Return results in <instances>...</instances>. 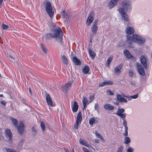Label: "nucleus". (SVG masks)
<instances>
[{"label": "nucleus", "mask_w": 152, "mask_h": 152, "mask_svg": "<svg viewBox=\"0 0 152 152\" xmlns=\"http://www.w3.org/2000/svg\"><path fill=\"white\" fill-rule=\"evenodd\" d=\"M104 107L105 109L110 110H112L114 108L113 106L109 104H105Z\"/></svg>", "instance_id": "20"}, {"label": "nucleus", "mask_w": 152, "mask_h": 152, "mask_svg": "<svg viewBox=\"0 0 152 152\" xmlns=\"http://www.w3.org/2000/svg\"><path fill=\"white\" fill-rule=\"evenodd\" d=\"M95 141L97 143H99V139H95Z\"/></svg>", "instance_id": "52"}, {"label": "nucleus", "mask_w": 152, "mask_h": 152, "mask_svg": "<svg viewBox=\"0 0 152 152\" xmlns=\"http://www.w3.org/2000/svg\"><path fill=\"white\" fill-rule=\"evenodd\" d=\"M45 8L49 16L52 18L54 15L55 9L53 7L51 6V4L50 1H47L46 2Z\"/></svg>", "instance_id": "4"}, {"label": "nucleus", "mask_w": 152, "mask_h": 152, "mask_svg": "<svg viewBox=\"0 0 152 152\" xmlns=\"http://www.w3.org/2000/svg\"><path fill=\"white\" fill-rule=\"evenodd\" d=\"M72 84V81L68 82L67 83L63 86L62 88L64 89L67 90L71 87Z\"/></svg>", "instance_id": "12"}, {"label": "nucleus", "mask_w": 152, "mask_h": 152, "mask_svg": "<svg viewBox=\"0 0 152 152\" xmlns=\"http://www.w3.org/2000/svg\"><path fill=\"white\" fill-rule=\"evenodd\" d=\"M1 104L4 105V106H5L6 104V103L5 102L2 101L1 102Z\"/></svg>", "instance_id": "51"}, {"label": "nucleus", "mask_w": 152, "mask_h": 152, "mask_svg": "<svg viewBox=\"0 0 152 152\" xmlns=\"http://www.w3.org/2000/svg\"><path fill=\"white\" fill-rule=\"evenodd\" d=\"M94 95H90L89 96V98L90 100H91V101L94 100Z\"/></svg>", "instance_id": "47"}, {"label": "nucleus", "mask_w": 152, "mask_h": 152, "mask_svg": "<svg viewBox=\"0 0 152 152\" xmlns=\"http://www.w3.org/2000/svg\"><path fill=\"white\" fill-rule=\"evenodd\" d=\"M123 120V125L124 126H127V122H126V121L125 120V119Z\"/></svg>", "instance_id": "48"}, {"label": "nucleus", "mask_w": 152, "mask_h": 152, "mask_svg": "<svg viewBox=\"0 0 152 152\" xmlns=\"http://www.w3.org/2000/svg\"><path fill=\"white\" fill-rule=\"evenodd\" d=\"M129 75L131 77H132L133 75V72L132 70H130L129 72Z\"/></svg>", "instance_id": "45"}, {"label": "nucleus", "mask_w": 152, "mask_h": 152, "mask_svg": "<svg viewBox=\"0 0 152 152\" xmlns=\"http://www.w3.org/2000/svg\"><path fill=\"white\" fill-rule=\"evenodd\" d=\"M5 150L8 152H16L14 150H10L9 149L7 148H6Z\"/></svg>", "instance_id": "42"}, {"label": "nucleus", "mask_w": 152, "mask_h": 152, "mask_svg": "<svg viewBox=\"0 0 152 152\" xmlns=\"http://www.w3.org/2000/svg\"><path fill=\"white\" fill-rule=\"evenodd\" d=\"M125 143L126 144H128L130 142V140L129 137H126L125 139Z\"/></svg>", "instance_id": "33"}, {"label": "nucleus", "mask_w": 152, "mask_h": 152, "mask_svg": "<svg viewBox=\"0 0 152 152\" xmlns=\"http://www.w3.org/2000/svg\"><path fill=\"white\" fill-rule=\"evenodd\" d=\"M0 96L1 97H3V94H1L0 95Z\"/></svg>", "instance_id": "57"}, {"label": "nucleus", "mask_w": 152, "mask_h": 152, "mask_svg": "<svg viewBox=\"0 0 152 152\" xmlns=\"http://www.w3.org/2000/svg\"><path fill=\"white\" fill-rule=\"evenodd\" d=\"M128 134V132L127 131L125 132L124 133V136H126Z\"/></svg>", "instance_id": "50"}, {"label": "nucleus", "mask_w": 152, "mask_h": 152, "mask_svg": "<svg viewBox=\"0 0 152 152\" xmlns=\"http://www.w3.org/2000/svg\"><path fill=\"white\" fill-rule=\"evenodd\" d=\"M117 98L119 102H127V100L124 98L122 95L119 94L117 95Z\"/></svg>", "instance_id": "15"}, {"label": "nucleus", "mask_w": 152, "mask_h": 152, "mask_svg": "<svg viewBox=\"0 0 152 152\" xmlns=\"http://www.w3.org/2000/svg\"><path fill=\"white\" fill-rule=\"evenodd\" d=\"M125 110L124 109H118L116 113V114L118 116L121 117L123 120L125 119L126 117V114L125 113H123Z\"/></svg>", "instance_id": "5"}, {"label": "nucleus", "mask_w": 152, "mask_h": 152, "mask_svg": "<svg viewBox=\"0 0 152 152\" xmlns=\"http://www.w3.org/2000/svg\"><path fill=\"white\" fill-rule=\"evenodd\" d=\"M29 91L30 93V94H32V92L31 91V88H29Z\"/></svg>", "instance_id": "53"}, {"label": "nucleus", "mask_w": 152, "mask_h": 152, "mask_svg": "<svg viewBox=\"0 0 152 152\" xmlns=\"http://www.w3.org/2000/svg\"><path fill=\"white\" fill-rule=\"evenodd\" d=\"M138 94H136L134 95H133L132 96H131V97L133 99H136L138 97Z\"/></svg>", "instance_id": "46"}, {"label": "nucleus", "mask_w": 152, "mask_h": 152, "mask_svg": "<svg viewBox=\"0 0 152 152\" xmlns=\"http://www.w3.org/2000/svg\"><path fill=\"white\" fill-rule=\"evenodd\" d=\"M2 26L3 28L4 29H7L9 27L8 25H6L4 24H2Z\"/></svg>", "instance_id": "38"}, {"label": "nucleus", "mask_w": 152, "mask_h": 152, "mask_svg": "<svg viewBox=\"0 0 152 152\" xmlns=\"http://www.w3.org/2000/svg\"><path fill=\"white\" fill-rule=\"evenodd\" d=\"M82 149L84 152H90L86 148L83 147V148Z\"/></svg>", "instance_id": "44"}, {"label": "nucleus", "mask_w": 152, "mask_h": 152, "mask_svg": "<svg viewBox=\"0 0 152 152\" xmlns=\"http://www.w3.org/2000/svg\"><path fill=\"white\" fill-rule=\"evenodd\" d=\"M72 110L74 112H76L78 109V105L77 102L76 101H74L73 104L72 106Z\"/></svg>", "instance_id": "11"}, {"label": "nucleus", "mask_w": 152, "mask_h": 152, "mask_svg": "<svg viewBox=\"0 0 152 152\" xmlns=\"http://www.w3.org/2000/svg\"><path fill=\"white\" fill-rule=\"evenodd\" d=\"M113 59V56H111L110 57L108 58L107 59V66L108 67L110 66V64L111 62L112 61Z\"/></svg>", "instance_id": "28"}, {"label": "nucleus", "mask_w": 152, "mask_h": 152, "mask_svg": "<svg viewBox=\"0 0 152 152\" xmlns=\"http://www.w3.org/2000/svg\"><path fill=\"white\" fill-rule=\"evenodd\" d=\"M11 120L12 121V123L15 126H16L18 124V121L17 119L13 118L12 117L11 118Z\"/></svg>", "instance_id": "31"}, {"label": "nucleus", "mask_w": 152, "mask_h": 152, "mask_svg": "<svg viewBox=\"0 0 152 152\" xmlns=\"http://www.w3.org/2000/svg\"><path fill=\"white\" fill-rule=\"evenodd\" d=\"M3 0H0V5H1V4L2 3Z\"/></svg>", "instance_id": "56"}, {"label": "nucleus", "mask_w": 152, "mask_h": 152, "mask_svg": "<svg viewBox=\"0 0 152 152\" xmlns=\"http://www.w3.org/2000/svg\"><path fill=\"white\" fill-rule=\"evenodd\" d=\"M137 67L139 73L142 75L144 76L145 75V73L143 68L142 66L140 64L137 63Z\"/></svg>", "instance_id": "6"}, {"label": "nucleus", "mask_w": 152, "mask_h": 152, "mask_svg": "<svg viewBox=\"0 0 152 152\" xmlns=\"http://www.w3.org/2000/svg\"><path fill=\"white\" fill-rule=\"evenodd\" d=\"M122 8L118 9V11L124 20L128 21L129 20V16L125 13L124 11H128L131 10V7L130 2L127 1H123L122 3Z\"/></svg>", "instance_id": "1"}, {"label": "nucleus", "mask_w": 152, "mask_h": 152, "mask_svg": "<svg viewBox=\"0 0 152 152\" xmlns=\"http://www.w3.org/2000/svg\"><path fill=\"white\" fill-rule=\"evenodd\" d=\"M94 14V12L92 11L89 15V16L88 18L86 21V23L88 25H90L93 20L94 19V18H93Z\"/></svg>", "instance_id": "8"}, {"label": "nucleus", "mask_w": 152, "mask_h": 152, "mask_svg": "<svg viewBox=\"0 0 152 152\" xmlns=\"http://www.w3.org/2000/svg\"><path fill=\"white\" fill-rule=\"evenodd\" d=\"M95 134L100 139L101 141H102L103 142H104L105 140L103 137L100 134L97 132L96 131L95 132Z\"/></svg>", "instance_id": "27"}, {"label": "nucleus", "mask_w": 152, "mask_h": 152, "mask_svg": "<svg viewBox=\"0 0 152 152\" xmlns=\"http://www.w3.org/2000/svg\"><path fill=\"white\" fill-rule=\"evenodd\" d=\"M106 83V85H110L113 84V82L112 81H105Z\"/></svg>", "instance_id": "35"}, {"label": "nucleus", "mask_w": 152, "mask_h": 152, "mask_svg": "<svg viewBox=\"0 0 152 152\" xmlns=\"http://www.w3.org/2000/svg\"><path fill=\"white\" fill-rule=\"evenodd\" d=\"M40 125L42 130L44 131L45 129V124L42 122H41Z\"/></svg>", "instance_id": "36"}, {"label": "nucleus", "mask_w": 152, "mask_h": 152, "mask_svg": "<svg viewBox=\"0 0 152 152\" xmlns=\"http://www.w3.org/2000/svg\"><path fill=\"white\" fill-rule=\"evenodd\" d=\"M53 34L51 33L47 34L46 36V38H48V36L53 38H55L56 39H61L62 38L63 32L61 28L58 27L55 30Z\"/></svg>", "instance_id": "2"}, {"label": "nucleus", "mask_w": 152, "mask_h": 152, "mask_svg": "<svg viewBox=\"0 0 152 152\" xmlns=\"http://www.w3.org/2000/svg\"><path fill=\"white\" fill-rule=\"evenodd\" d=\"M32 130L33 132H36V129L34 128V127H33L32 128Z\"/></svg>", "instance_id": "55"}, {"label": "nucleus", "mask_w": 152, "mask_h": 152, "mask_svg": "<svg viewBox=\"0 0 152 152\" xmlns=\"http://www.w3.org/2000/svg\"><path fill=\"white\" fill-rule=\"evenodd\" d=\"M140 61L141 63L143 65L145 69L147 68V66L146 63L147 60L146 58L144 56H142L140 58Z\"/></svg>", "instance_id": "10"}, {"label": "nucleus", "mask_w": 152, "mask_h": 152, "mask_svg": "<svg viewBox=\"0 0 152 152\" xmlns=\"http://www.w3.org/2000/svg\"><path fill=\"white\" fill-rule=\"evenodd\" d=\"M61 14L62 15V16L64 18H65L67 16L66 13L64 11H63L61 12Z\"/></svg>", "instance_id": "34"}, {"label": "nucleus", "mask_w": 152, "mask_h": 152, "mask_svg": "<svg viewBox=\"0 0 152 152\" xmlns=\"http://www.w3.org/2000/svg\"><path fill=\"white\" fill-rule=\"evenodd\" d=\"M118 0H111L108 4L109 7L110 8L113 7L116 4Z\"/></svg>", "instance_id": "18"}, {"label": "nucleus", "mask_w": 152, "mask_h": 152, "mask_svg": "<svg viewBox=\"0 0 152 152\" xmlns=\"http://www.w3.org/2000/svg\"><path fill=\"white\" fill-rule=\"evenodd\" d=\"M122 66V65L121 64L119 66H117L115 70V73L119 74L120 72V70L121 69Z\"/></svg>", "instance_id": "24"}, {"label": "nucleus", "mask_w": 152, "mask_h": 152, "mask_svg": "<svg viewBox=\"0 0 152 152\" xmlns=\"http://www.w3.org/2000/svg\"><path fill=\"white\" fill-rule=\"evenodd\" d=\"M126 33L128 35L133 34L134 32V29L132 27H128L126 30Z\"/></svg>", "instance_id": "17"}, {"label": "nucleus", "mask_w": 152, "mask_h": 152, "mask_svg": "<svg viewBox=\"0 0 152 152\" xmlns=\"http://www.w3.org/2000/svg\"><path fill=\"white\" fill-rule=\"evenodd\" d=\"M46 100L49 106L50 107H53V102L49 94L47 93L46 94Z\"/></svg>", "instance_id": "9"}, {"label": "nucleus", "mask_w": 152, "mask_h": 152, "mask_svg": "<svg viewBox=\"0 0 152 152\" xmlns=\"http://www.w3.org/2000/svg\"><path fill=\"white\" fill-rule=\"evenodd\" d=\"M24 126L23 123L22 122H20V123L19 126H17V129L19 134L21 135L24 132Z\"/></svg>", "instance_id": "7"}, {"label": "nucleus", "mask_w": 152, "mask_h": 152, "mask_svg": "<svg viewBox=\"0 0 152 152\" xmlns=\"http://www.w3.org/2000/svg\"><path fill=\"white\" fill-rule=\"evenodd\" d=\"M88 52L89 55L91 57V58L93 59L96 56V54L94 53L90 49L88 50Z\"/></svg>", "instance_id": "26"}, {"label": "nucleus", "mask_w": 152, "mask_h": 152, "mask_svg": "<svg viewBox=\"0 0 152 152\" xmlns=\"http://www.w3.org/2000/svg\"><path fill=\"white\" fill-rule=\"evenodd\" d=\"M98 23V21L96 20L94 21V23L93 25V27L92 28V32L93 34H96L97 30V24Z\"/></svg>", "instance_id": "14"}, {"label": "nucleus", "mask_w": 152, "mask_h": 152, "mask_svg": "<svg viewBox=\"0 0 152 152\" xmlns=\"http://www.w3.org/2000/svg\"><path fill=\"white\" fill-rule=\"evenodd\" d=\"M106 93L107 94L110 95H113V93L110 90H108L107 91Z\"/></svg>", "instance_id": "39"}, {"label": "nucleus", "mask_w": 152, "mask_h": 152, "mask_svg": "<svg viewBox=\"0 0 152 152\" xmlns=\"http://www.w3.org/2000/svg\"><path fill=\"white\" fill-rule=\"evenodd\" d=\"M62 61L63 62L66 64H67L68 62L67 59L65 56H62Z\"/></svg>", "instance_id": "29"}, {"label": "nucleus", "mask_w": 152, "mask_h": 152, "mask_svg": "<svg viewBox=\"0 0 152 152\" xmlns=\"http://www.w3.org/2000/svg\"><path fill=\"white\" fill-rule=\"evenodd\" d=\"M82 115L81 112L80 111L78 113V115H77L76 118V122H77V123H81L82 121Z\"/></svg>", "instance_id": "16"}, {"label": "nucleus", "mask_w": 152, "mask_h": 152, "mask_svg": "<svg viewBox=\"0 0 152 152\" xmlns=\"http://www.w3.org/2000/svg\"><path fill=\"white\" fill-rule=\"evenodd\" d=\"M5 135L6 138L9 140L12 138V133L9 129H7L5 132Z\"/></svg>", "instance_id": "13"}, {"label": "nucleus", "mask_w": 152, "mask_h": 152, "mask_svg": "<svg viewBox=\"0 0 152 152\" xmlns=\"http://www.w3.org/2000/svg\"><path fill=\"white\" fill-rule=\"evenodd\" d=\"M72 152H75L74 150V149H72Z\"/></svg>", "instance_id": "58"}, {"label": "nucleus", "mask_w": 152, "mask_h": 152, "mask_svg": "<svg viewBox=\"0 0 152 152\" xmlns=\"http://www.w3.org/2000/svg\"><path fill=\"white\" fill-rule=\"evenodd\" d=\"M10 58H13L12 56H10Z\"/></svg>", "instance_id": "59"}, {"label": "nucleus", "mask_w": 152, "mask_h": 152, "mask_svg": "<svg viewBox=\"0 0 152 152\" xmlns=\"http://www.w3.org/2000/svg\"><path fill=\"white\" fill-rule=\"evenodd\" d=\"M125 127V131H127V130H128V127L127 126V125L126 126H124Z\"/></svg>", "instance_id": "54"}, {"label": "nucleus", "mask_w": 152, "mask_h": 152, "mask_svg": "<svg viewBox=\"0 0 152 152\" xmlns=\"http://www.w3.org/2000/svg\"><path fill=\"white\" fill-rule=\"evenodd\" d=\"M127 38L128 41H129L130 40L131 42H132V40L133 42V40H134L135 42L139 44H143L145 42L144 38L136 34L133 35L132 38L130 36L127 35Z\"/></svg>", "instance_id": "3"}, {"label": "nucleus", "mask_w": 152, "mask_h": 152, "mask_svg": "<svg viewBox=\"0 0 152 152\" xmlns=\"http://www.w3.org/2000/svg\"><path fill=\"white\" fill-rule=\"evenodd\" d=\"M127 152H133L134 151L133 149L131 148V147H129L128 149H127Z\"/></svg>", "instance_id": "41"}, {"label": "nucleus", "mask_w": 152, "mask_h": 152, "mask_svg": "<svg viewBox=\"0 0 152 152\" xmlns=\"http://www.w3.org/2000/svg\"><path fill=\"white\" fill-rule=\"evenodd\" d=\"M79 142L82 145H84L87 147H88L89 146L88 143L83 139H82L81 138L80 139Z\"/></svg>", "instance_id": "22"}, {"label": "nucleus", "mask_w": 152, "mask_h": 152, "mask_svg": "<svg viewBox=\"0 0 152 152\" xmlns=\"http://www.w3.org/2000/svg\"><path fill=\"white\" fill-rule=\"evenodd\" d=\"M96 110H98V108L99 107V105L97 104H95L94 106Z\"/></svg>", "instance_id": "49"}, {"label": "nucleus", "mask_w": 152, "mask_h": 152, "mask_svg": "<svg viewBox=\"0 0 152 152\" xmlns=\"http://www.w3.org/2000/svg\"><path fill=\"white\" fill-rule=\"evenodd\" d=\"M89 68L88 66H85L83 69V72L84 74H87L88 73L89 71Z\"/></svg>", "instance_id": "25"}, {"label": "nucleus", "mask_w": 152, "mask_h": 152, "mask_svg": "<svg viewBox=\"0 0 152 152\" xmlns=\"http://www.w3.org/2000/svg\"><path fill=\"white\" fill-rule=\"evenodd\" d=\"M73 61L74 63L76 65H80L81 64L80 61L76 56H75L73 57Z\"/></svg>", "instance_id": "19"}, {"label": "nucleus", "mask_w": 152, "mask_h": 152, "mask_svg": "<svg viewBox=\"0 0 152 152\" xmlns=\"http://www.w3.org/2000/svg\"><path fill=\"white\" fill-rule=\"evenodd\" d=\"M95 120L94 118H91L89 121V123L90 125H93L94 123H95Z\"/></svg>", "instance_id": "32"}, {"label": "nucleus", "mask_w": 152, "mask_h": 152, "mask_svg": "<svg viewBox=\"0 0 152 152\" xmlns=\"http://www.w3.org/2000/svg\"><path fill=\"white\" fill-rule=\"evenodd\" d=\"M123 149V147L121 146L117 150V152H122Z\"/></svg>", "instance_id": "43"}, {"label": "nucleus", "mask_w": 152, "mask_h": 152, "mask_svg": "<svg viewBox=\"0 0 152 152\" xmlns=\"http://www.w3.org/2000/svg\"><path fill=\"white\" fill-rule=\"evenodd\" d=\"M105 81L104 82L102 83H99V86H104L106 85Z\"/></svg>", "instance_id": "40"}, {"label": "nucleus", "mask_w": 152, "mask_h": 152, "mask_svg": "<svg viewBox=\"0 0 152 152\" xmlns=\"http://www.w3.org/2000/svg\"><path fill=\"white\" fill-rule=\"evenodd\" d=\"M40 47L41 48L43 52L45 54L46 53L47 51V50L46 48L42 44H41Z\"/></svg>", "instance_id": "30"}, {"label": "nucleus", "mask_w": 152, "mask_h": 152, "mask_svg": "<svg viewBox=\"0 0 152 152\" xmlns=\"http://www.w3.org/2000/svg\"><path fill=\"white\" fill-rule=\"evenodd\" d=\"M80 124V123H77V122H76L74 125V128L75 129H77L78 128L79 124Z\"/></svg>", "instance_id": "37"}, {"label": "nucleus", "mask_w": 152, "mask_h": 152, "mask_svg": "<svg viewBox=\"0 0 152 152\" xmlns=\"http://www.w3.org/2000/svg\"><path fill=\"white\" fill-rule=\"evenodd\" d=\"M124 54L128 58H130L132 57V55L130 53L128 50H126L124 51Z\"/></svg>", "instance_id": "21"}, {"label": "nucleus", "mask_w": 152, "mask_h": 152, "mask_svg": "<svg viewBox=\"0 0 152 152\" xmlns=\"http://www.w3.org/2000/svg\"><path fill=\"white\" fill-rule=\"evenodd\" d=\"M83 109H85L86 104L88 103V99L86 97H84L83 98Z\"/></svg>", "instance_id": "23"}]
</instances>
